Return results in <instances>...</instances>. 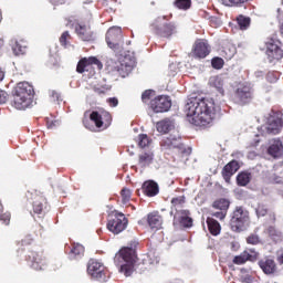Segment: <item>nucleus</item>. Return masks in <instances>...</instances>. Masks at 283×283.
Segmentation results:
<instances>
[{
    "instance_id": "1",
    "label": "nucleus",
    "mask_w": 283,
    "mask_h": 283,
    "mask_svg": "<svg viewBox=\"0 0 283 283\" xmlns=\"http://www.w3.org/2000/svg\"><path fill=\"white\" fill-rule=\"evenodd\" d=\"M188 123L207 127L216 118V102L212 98H190L185 107Z\"/></svg>"
},
{
    "instance_id": "2",
    "label": "nucleus",
    "mask_w": 283,
    "mask_h": 283,
    "mask_svg": "<svg viewBox=\"0 0 283 283\" xmlns=\"http://www.w3.org/2000/svg\"><path fill=\"white\" fill-rule=\"evenodd\" d=\"M34 96V87L28 82L18 83L13 99L11 101L12 107L15 109H28L32 105V98Z\"/></svg>"
},
{
    "instance_id": "3",
    "label": "nucleus",
    "mask_w": 283,
    "mask_h": 283,
    "mask_svg": "<svg viewBox=\"0 0 283 283\" xmlns=\"http://www.w3.org/2000/svg\"><path fill=\"white\" fill-rule=\"evenodd\" d=\"M114 262L116 266H119V273H123L126 277H129L134 273V266L136 264V251L132 248H124L115 254Z\"/></svg>"
},
{
    "instance_id": "4",
    "label": "nucleus",
    "mask_w": 283,
    "mask_h": 283,
    "mask_svg": "<svg viewBox=\"0 0 283 283\" xmlns=\"http://www.w3.org/2000/svg\"><path fill=\"white\" fill-rule=\"evenodd\" d=\"M249 211L242 207H237L233 211L230 227L232 231H244L249 227Z\"/></svg>"
},
{
    "instance_id": "5",
    "label": "nucleus",
    "mask_w": 283,
    "mask_h": 283,
    "mask_svg": "<svg viewBox=\"0 0 283 283\" xmlns=\"http://www.w3.org/2000/svg\"><path fill=\"white\" fill-rule=\"evenodd\" d=\"M262 132H265V134H280L283 129V118L277 113H271L266 117L265 125L261 127Z\"/></svg>"
},
{
    "instance_id": "6",
    "label": "nucleus",
    "mask_w": 283,
    "mask_h": 283,
    "mask_svg": "<svg viewBox=\"0 0 283 283\" xmlns=\"http://www.w3.org/2000/svg\"><path fill=\"white\" fill-rule=\"evenodd\" d=\"M128 222L127 217L122 212H115L113 218L108 220L107 229L111 233L118 235V233H123L127 229Z\"/></svg>"
},
{
    "instance_id": "7",
    "label": "nucleus",
    "mask_w": 283,
    "mask_h": 283,
    "mask_svg": "<svg viewBox=\"0 0 283 283\" xmlns=\"http://www.w3.org/2000/svg\"><path fill=\"white\" fill-rule=\"evenodd\" d=\"M153 30L159 36H171L176 32V27L172 23L167 24L165 17H158L151 24Z\"/></svg>"
},
{
    "instance_id": "8",
    "label": "nucleus",
    "mask_w": 283,
    "mask_h": 283,
    "mask_svg": "<svg viewBox=\"0 0 283 283\" xmlns=\"http://www.w3.org/2000/svg\"><path fill=\"white\" fill-rule=\"evenodd\" d=\"M87 273L88 275H91V277H93V280H98L99 282H107L105 265L96 260H91L88 262Z\"/></svg>"
},
{
    "instance_id": "9",
    "label": "nucleus",
    "mask_w": 283,
    "mask_h": 283,
    "mask_svg": "<svg viewBox=\"0 0 283 283\" xmlns=\"http://www.w3.org/2000/svg\"><path fill=\"white\" fill-rule=\"evenodd\" d=\"M253 98V92L250 84H240L237 88L234 101L239 105H247Z\"/></svg>"
},
{
    "instance_id": "10",
    "label": "nucleus",
    "mask_w": 283,
    "mask_h": 283,
    "mask_svg": "<svg viewBox=\"0 0 283 283\" xmlns=\"http://www.w3.org/2000/svg\"><path fill=\"white\" fill-rule=\"evenodd\" d=\"M161 147H164V149H177L179 154H185L187 151L182 139L178 135H170L164 139L161 142Z\"/></svg>"
},
{
    "instance_id": "11",
    "label": "nucleus",
    "mask_w": 283,
    "mask_h": 283,
    "mask_svg": "<svg viewBox=\"0 0 283 283\" xmlns=\"http://www.w3.org/2000/svg\"><path fill=\"white\" fill-rule=\"evenodd\" d=\"M150 107L156 114L169 112L171 109V99H169V96H158L150 102Z\"/></svg>"
},
{
    "instance_id": "12",
    "label": "nucleus",
    "mask_w": 283,
    "mask_h": 283,
    "mask_svg": "<svg viewBox=\"0 0 283 283\" xmlns=\"http://www.w3.org/2000/svg\"><path fill=\"white\" fill-rule=\"evenodd\" d=\"M90 117L98 128L103 127V129H106V127L112 125V115L108 112H93Z\"/></svg>"
},
{
    "instance_id": "13",
    "label": "nucleus",
    "mask_w": 283,
    "mask_h": 283,
    "mask_svg": "<svg viewBox=\"0 0 283 283\" xmlns=\"http://www.w3.org/2000/svg\"><path fill=\"white\" fill-rule=\"evenodd\" d=\"M266 55L270 63H273V61H280L281 59H283L282 43L275 42V41L270 42L268 44Z\"/></svg>"
},
{
    "instance_id": "14",
    "label": "nucleus",
    "mask_w": 283,
    "mask_h": 283,
    "mask_svg": "<svg viewBox=\"0 0 283 283\" xmlns=\"http://www.w3.org/2000/svg\"><path fill=\"white\" fill-rule=\"evenodd\" d=\"M211 48L207 40H197L192 46V54L197 59H206V56H209Z\"/></svg>"
},
{
    "instance_id": "15",
    "label": "nucleus",
    "mask_w": 283,
    "mask_h": 283,
    "mask_svg": "<svg viewBox=\"0 0 283 283\" xmlns=\"http://www.w3.org/2000/svg\"><path fill=\"white\" fill-rule=\"evenodd\" d=\"M123 31L120 30V27H113L108 29L106 33V43L108 48L114 50L116 45L118 44V41L122 39Z\"/></svg>"
},
{
    "instance_id": "16",
    "label": "nucleus",
    "mask_w": 283,
    "mask_h": 283,
    "mask_svg": "<svg viewBox=\"0 0 283 283\" xmlns=\"http://www.w3.org/2000/svg\"><path fill=\"white\" fill-rule=\"evenodd\" d=\"M174 224H180V227L189 229L193 227V219L189 217V211L179 210L175 213Z\"/></svg>"
},
{
    "instance_id": "17",
    "label": "nucleus",
    "mask_w": 283,
    "mask_h": 283,
    "mask_svg": "<svg viewBox=\"0 0 283 283\" xmlns=\"http://www.w3.org/2000/svg\"><path fill=\"white\" fill-rule=\"evenodd\" d=\"M75 33L82 41H94V32L90 24L76 23Z\"/></svg>"
},
{
    "instance_id": "18",
    "label": "nucleus",
    "mask_w": 283,
    "mask_h": 283,
    "mask_svg": "<svg viewBox=\"0 0 283 283\" xmlns=\"http://www.w3.org/2000/svg\"><path fill=\"white\" fill-rule=\"evenodd\" d=\"M258 252L253 249L243 251L240 255L234 256L233 264H245L247 262H255Z\"/></svg>"
},
{
    "instance_id": "19",
    "label": "nucleus",
    "mask_w": 283,
    "mask_h": 283,
    "mask_svg": "<svg viewBox=\"0 0 283 283\" xmlns=\"http://www.w3.org/2000/svg\"><path fill=\"white\" fill-rule=\"evenodd\" d=\"M88 65H96L97 70H103V64L101 61L94 56L92 57H84L77 63L76 71L78 74H83L87 70Z\"/></svg>"
},
{
    "instance_id": "20",
    "label": "nucleus",
    "mask_w": 283,
    "mask_h": 283,
    "mask_svg": "<svg viewBox=\"0 0 283 283\" xmlns=\"http://www.w3.org/2000/svg\"><path fill=\"white\" fill-rule=\"evenodd\" d=\"M132 70H134V61L127 62V59L114 66V72H117L122 78L129 76Z\"/></svg>"
},
{
    "instance_id": "21",
    "label": "nucleus",
    "mask_w": 283,
    "mask_h": 283,
    "mask_svg": "<svg viewBox=\"0 0 283 283\" xmlns=\"http://www.w3.org/2000/svg\"><path fill=\"white\" fill-rule=\"evenodd\" d=\"M238 169H240V165L235 160H232L224 166L222 170V176L226 182H231V176H233V174H235Z\"/></svg>"
},
{
    "instance_id": "22",
    "label": "nucleus",
    "mask_w": 283,
    "mask_h": 283,
    "mask_svg": "<svg viewBox=\"0 0 283 283\" xmlns=\"http://www.w3.org/2000/svg\"><path fill=\"white\" fill-rule=\"evenodd\" d=\"M147 223L153 231H158L163 229V217L158 212H153L147 216Z\"/></svg>"
},
{
    "instance_id": "23",
    "label": "nucleus",
    "mask_w": 283,
    "mask_h": 283,
    "mask_svg": "<svg viewBox=\"0 0 283 283\" xmlns=\"http://www.w3.org/2000/svg\"><path fill=\"white\" fill-rule=\"evenodd\" d=\"M153 163H154V151L147 150L139 154L138 165L139 167H142V169L149 167V165H151Z\"/></svg>"
},
{
    "instance_id": "24",
    "label": "nucleus",
    "mask_w": 283,
    "mask_h": 283,
    "mask_svg": "<svg viewBox=\"0 0 283 283\" xmlns=\"http://www.w3.org/2000/svg\"><path fill=\"white\" fill-rule=\"evenodd\" d=\"M260 269H262L265 275H273L276 271L275 261L273 259H266L259 262Z\"/></svg>"
},
{
    "instance_id": "25",
    "label": "nucleus",
    "mask_w": 283,
    "mask_h": 283,
    "mask_svg": "<svg viewBox=\"0 0 283 283\" xmlns=\"http://www.w3.org/2000/svg\"><path fill=\"white\" fill-rule=\"evenodd\" d=\"M144 193L148 196L149 198H154V196H158V184L154 180H149L144 182L143 185Z\"/></svg>"
},
{
    "instance_id": "26",
    "label": "nucleus",
    "mask_w": 283,
    "mask_h": 283,
    "mask_svg": "<svg viewBox=\"0 0 283 283\" xmlns=\"http://www.w3.org/2000/svg\"><path fill=\"white\" fill-rule=\"evenodd\" d=\"M209 85H211V87H216V90L219 92V94H221L222 96H224V78L220 75H214L211 76L209 80Z\"/></svg>"
},
{
    "instance_id": "27",
    "label": "nucleus",
    "mask_w": 283,
    "mask_h": 283,
    "mask_svg": "<svg viewBox=\"0 0 283 283\" xmlns=\"http://www.w3.org/2000/svg\"><path fill=\"white\" fill-rule=\"evenodd\" d=\"M282 142L274 140V143L269 147L268 154H270V156L273 158H280V156H282Z\"/></svg>"
},
{
    "instance_id": "28",
    "label": "nucleus",
    "mask_w": 283,
    "mask_h": 283,
    "mask_svg": "<svg viewBox=\"0 0 283 283\" xmlns=\"http://www.w3.org/2000/svg\"><path fill=\"white\" fill-rule=\"evenodd\" d=\"M172 127L174 122H171V119H164L156 124V128L159 134H167V132H171Z\"/></svg>"
},
{
    "instance_id": "29",
    "label": "nucleus",
    "mask_w": 283,
    "mask_h": 283,
    "mask_svg": "<svg viewBox=\"0 0 283 283\" xmlns=\"http://www.w3.org/2000/svg\"><path fill=\"white\" fill-rule=\"evenodd\" d=\"M207 224L211 235H220V231L222 230V228L220 227V223L216 219L208 218Z\"/></svg>"
},
{
    "instance_id": "30",
    "label": "nucleus",
    "mask_w": 283,
    "mask_h": 283,
    "mask_svg": "<svg viewBox=\"0 0 283 283\" xmlns=\"http://www.w3.org/2000/svg\"><path fill=\"white\" fill-rule=\"evenodd\" d=\"M250 182H251L250 172L243 171L237 176V185H239V187H247V185H249Z\"/></svg>"
},
{
    "instance_id": "31",
    "label": "nucleus",
    "mask_w": 283,
    "mask_h": 283,
    "mask_svg": "<svg viewBox=\"0 0 283 283\" xmlns=\"http://www.w3.org/2000/svg\"><path fill=\"white\" fill-rule=\"evenodd\" d=\"M25 43L23 41H13L12 43V50H13V54H15V56H21V54H23L25 52Z\"/></svg>"
},
{
    "instance_id": "32",
    "label": "nucleus",
    "mask_w": 283,
    "mask_h": 283,
    "mask_svg": "<svg viewBox=\"0 0 283 283\" xmlns=\"http://www.w3.org/2000/svg\"><path fill=\"white\" fill-rule=\"evenodd\" d=\"M171 205H172V208H171V216H174V211H176V213H178V211H180V207H182L185 205V197L180 196V197H176V198H172L171 200Z\"/></svg>"
},
{
    "instance_id": "33",
    "label": "nucleus",
    "mask_w": 283,
    "mask_h": 283,
    "mask_svg": "<svg viewBox=\"0 0 283 283\" xmlns=\"http://www.w3.org/2000/svg\"><path fill=\"white\" fill-rule=\"evenodd\" d=\"M237 22L240 30H249V27L251 25V18L245 15H239L237 18Z\"/></svg>"
},
{
    "instance_id": "34",
    "label": "nucleus",
    "mask_w": 283,
    "mask_h": 283,
    "mask_svg": "<svg viewBox=\"0 0 283 283\" xmlns=\"http://www.w3.org/2000/svg\"><path fill=\"white\" fill-rule=\"evenodd\" d=\"M229 200L227 199H218L217 201L213 202V208L219 209V211H226L229 209Z\"/></svg>"
},
{
    "instance_id": "35",
    "label": "nucleus",
    "mask_w": 283,
    "mask_h": 283,
    "mask_svg": "<svg viewBox=\"0 0 283 283\" xmlns=\"http://www.w3.org/2000/svg\"><path fill=\"white\" fill-rule=\"evenodd\" d=\"M138 147L142 149H145V147H149L151 145V140H149V137L145 134H140L137 139Z\"/></svg>"
},
{
    "instance_id": "36",
    "label": "nucleus",
    "mask_w": 283,
    "mask_h": 283,
    "mask_svg": "<svg viewBox=\"0 0 283 283\" xmlns=\"http://www.w3.org/2000/svg\"><path fill=\"white\" fill-rule=\"evenodd\" d=\"M43 266H45V260L41 256H36L33 259L32 269L35 271H43Z\"/></svg>"
},
{
    "instance_id": "37",
    "label": "nucleus",
    "mask_w": 283,
    "mask_h": 283,
    "mask_svg": "<svg viewBox=\"0 0 283 283\" xmlns=\"http://www.w3.org/2000/svg\"><path fill=\"white\" fill-rule=\"evenodd\" d=\"M175 6L179 10H189L191 8V0H176Z\"/></svg>"
},
{
    "instance_id": "38",
    "label": "nucleus",
    "mask_w": 283,
    "mask_h": 283,
    "mask_svg": "<svg viewBox=\"0 0 283 283\" xmlns=\"http://www.w3.org/2000/svg\"><path fill=\"white\" fill-rule=\"evenodd\" d=\"M85 253V248L78 243L74 244L71 250V255H83Z\"/></svg>"
},
{
    "instance_id": "39",
    "label": "nucleus",
    "mask_w": 283,
    "mask_h": 283,
    "mask_svg": "<svg viewBox=\"0 0 283 283\" xmlns=\"http://www.w3.org/2000/svg\"><path fill=\"white\" fill-rule=\"evenodd\" d=\"M129 200H132V190L124 188L122 190V202L124 205H127V202H129Z\"/></svg>"
},
{
    "instance_id": "40",
    "label": "nucleus",
    "mask_w": 283,
    "mask_h": 283,
    "mask_svg": "<svg viewBox=\"0 0 283 283\" xmlns=\"http://www.w3.org/2000/svg\"><path fill=\"white\" fill-rule=\"evenodd\" d=\"M211 64L214 70H222V66L224 65V60H222V57H214L212 59Z\"/></svg>"
},
{
    "instance_id": "41",
    "label": "nucleus",
    "mask_w": 283,
    "mask_h": 283,
    "mask_svg": "<svg viewBox=\"0 0 283 283\" xmlns=\"http://www.w3.org/2000/svg\"><path fill=\"white\" fill-rule=\"evenodd\" d=\"M0 220L3 224H10V213H3V205L0 203Z\"/></svg>"
},
{
    "instance_id": "42",
    "label": "nucleus",
    "mask_w": 283,
    "mask_h": 283,
    "mask_svg": "<svg viewBox=\"0 0 283 283\" xmlns=\"http://www.w3.org/2000/svg\"><path fill=\"white\" fill-rule=\"evenodd\" d=\"M248 244H260V237L258 234H251L247 239Z\"/></svg>"
},
{
    "instance_id": "43",
    "label": "nucleus",
    "mask_w": 283,
    "mask_h": 283,
    "mask_svg": "<svg viewBox=\"0 0 283 283\" xmlns=\"http://www.w3.org/2000/svg\"><path fill=\"white\" fill-rule=\"evenodd\" d=\"M255 211H256L258 218H262V217L266 216V213H268L266 207H264V206H258Z\"/></svg>"
},
{
    "instance_id": "44",
    "label": "nucleus",
    "mask_w": 283,
    "mask_h": 283,
    "mask_svg": "<svg viewBox=\"0 0 283 283\" xmlns=\"http://www.w3.org/2000/svg\"><path fill=\"white\" fill-rule=\"evenodd\" d=\"M67 39H70V32L65 31L62 33L61 38H60V43L61 45H67Z\"/></svg>"
},
{
    "instance_id": "45",
    "label": "nucleus",
    "mask_w": 283,
    "mask_h": 283,
    "mask_svg": "<svg viewBox=\"0 0 283 283\" xmlns=\"http://www.w3.org/2000/svg\"><path fill=\"white\" fill-rule=\"evenodd\" d=\"M33 211L34 213H41L43 211V202L35 201L33 203Z\"/></svg>"
},
{
    "instance_id": "46",
    "label": "nucleus",
    "mask_w": 283,
    "mask_h": 283,
    "mask_svg": "<svg viewBox=\"0 0 283 283\" xmlns=\"http://www.w3.org/2000/svg\"><path fill=\"white\" fill-rule=\"evenodd\" d=\"M151 94H153V91H151V90L145 91V92L142 94V101H143V103H147V101H149V98H151Z\"/></svg>"
},
{
    "instance_id": "47",
    "label": "nucleus",
    "mask_w": 283,
    "mask_h": 283,
    "mask_svg": "<svg viewBox=\"0 0 283 283\" xmlns=\"http://www.w3.org/2000/svg\"><path fill=\"white\" fill-rule=\"evenodd\" d=\"M213 218H218V220H224L227 218V211L220 210L218 212L212 213Z\"/></svg>"
},
{
    "instance_id": "48",
    "label": "nucleus",
    "mask_w": 283,
    "mask_h": 283,
    "mask_svg": "<svg viewBox=\"0 0 283 283\" xmlns=\"http://www.w3.org/2000/svg\"><path fill=\"white\" fill-rule=\"evenodd\" d=\"M107 103L109 107H117L118 106V98L116 97H111L107 99Z\"/></svg>"
},
{
    "instance_id": "49",
    "label": "nucleus",
    "mask_w": 283,
    "mask_h": 283,
    "mask_svg": "<svg viewBox=\"0 0 283 283\" xmlns=\"http://www.w3.org/2000/svg\"><path fill=\"white\" fill-rule=\"evenodd\" d=\"M8 101V93L4 91L0 90V105H3Z\"/></svg>"
},
{
    "instance_id": "50",
    "label": "nucleus",
    "mask_w": 283,
    "mask_h": 283,
    "mask_svg": "<svg viewBox=\"0 0 283 283\" xmlns=\"http://www.w3.org/2000/svg\"><path fill=\"white\" fill-rule=\"evenodd\" d=\"M276 260H277L279 264H283V249H281L276 252Z\"/></svg>"
},
{
    "instance_id": "51",
    "label": "nucleus",
    "mask_w": 283,
    "mask_h": 283,
    "mask_svg": "<svg viewBox=\"0 0 283 283\" xmlns=\"http://www.w3.org/2000/svg\"><path fill=\"white\" fill-rule=\"evenodd\" d=\"M230 6H240L241 3H247L249 0H228Z\"/></svg>"
},
{
    "instance_id": "52",
    "label": "nucleus",
    "mask_w": 283,
    "mask_h": 283,
    "mask_svg": "<svg viewBox=\"0 0 283 283\" xmlns=\"http://www.w3.org/2000/svg\"><path fill=\"white\" fill-rule=\"evenodd\" d=\"M266 78H268V81H270V83L277 82V76H275V74H273V73H269Z\"/></svg>"
},
{
    "instance_id": "53",
    "label": "nucleus",
    "mask_w": 283,
    "mask_h": 283,
    "mask_svg": "<svg viewBox=\"0 0 283 283\" xmlns=\"http://www.w3.org/2000/svg\"><path fill=\"white\" fill-rule=\"evenodd\" d=\"M50 97L53 98V101H59L60 95L56 91H51L50 92Z\"/></svg>"
},
{
    "instance_id": "54",
    "label": "nucleus",
    "mask_w": 283,
    "mask_h": 283,
    "mask_svg": "<svg viewBox=\"0 0 283 283\" xmlns=\"http://www.w3.org/2000/svg\"><path fill=\"white\" fill-rule=\"evenodd\" d=\"M56 125H59V122H48V128L49 129H53L54 127H56Z\"/></svg>"
},
{
    "instance_id": "55",
    "label": "nucleus",
    "mask_w": 283,
    "mask_h": 283,
    "mask_svg": "<svg viewBox=\"0 0 283 283\" xmlns=\"http://www.w3.org/2000/svg\"><path fill=\"white\" fill-rule=\"evenodd\" d=\"M254 74L256 78H260V76H264V73L262 71H256Z\"/></svg>"
},
{
    "instance_id": "56",
    "label": "nucleus",
    "mask_w": 283,
    "mask_h": 283,
    "mask_svg": "<svg viewBox=\"0 0 283 283\" xmlns=\"http://www.w3.org/2000/svg\"><path fill=\"white\" fill-rule=\"evenodd\" d=\"M4 77L6 73L3 72V70L0 69V81H3Z\"/></svg>"
},
{
    "instance_id": "57",
    "label": "nucleus",
    "mask_w": 283,
    "mask_h": 283,
    "mask_svg": "<svg viewBox=\"0 0 283 283\" xmlns=\"http://www.w3.org/2000/svg\"><path fill=\"white\" fill-rule=\"evenodd\" d=\"M53 3H63L61 0H52Z\"/></svg>"
},
{
    "instance_id": "58",
    "label": "nucleus",
    "mask_w": 283,
    "mask_h": 283,
    "mask_svg": "<svg viewBox=\"0 0 283 283\" xmlns=\"http://www.w3.org/2000/svg\"><path fill=\"white\" fill-rule=\"evenodd\" d=\"M3 48V39H0V49Z\"/></svg>"
},
{
    "instance_id": "59",
    "label": "nucleus",
    "mask_w": 283,
    "mask_h": 283,
    "mask_svg": "<svg viewBox=\"0 0 283 283\" xmlns=\"http://www.w3.org/2000/svg\"><path fill=\"white\" fill-rule=\"evenodd\" d=\"M130 156H134V153H130Z\"/></svg>"
},
{
    "instance_id": "60",
    "label": "nucleus",
    "mask_w": 283,
    "mask_h": 283,
    "mask_svg": "<svg viewBox=\"0 0 283 283\" xmlns=\"http://www.w3.org/2000/svg\"><path fill=\"white\" fill-rule=\"evenodd\" d=\"M282 3H283V0H282Z\"/></svg>"
}]
</instances>
